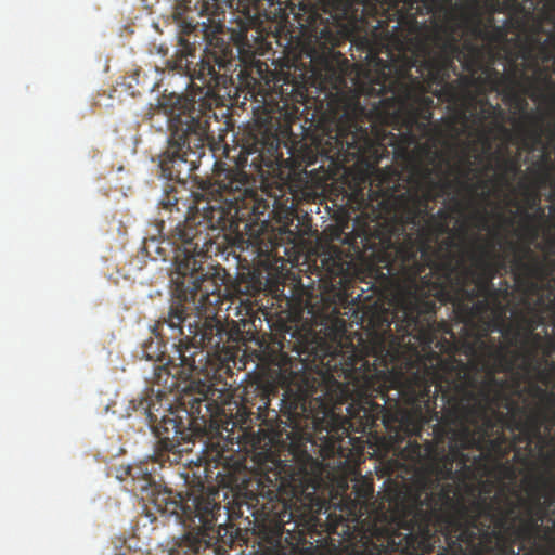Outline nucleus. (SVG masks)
Here are the masks:
<instances>
[{
    "instance_id": "2",
    "label": "nucleus",
    "mask_w": 555,
    "mask_h": 555,
    "mask_svg": "<svg viewBox=\"0 0 555 555\" xmlns=\"http://www.w3.org/2000/svg\"><path fill=\"white\" fill-rule=\"evenodd\" d=\"M480 344L485 361L469 358L463 362L455 359L453 351L443 363V376L420 372L409 378L400 375L385 379L375 390V398L396 409L391 412L382 408L383 424L395 443L421 436L424 426L435 421L437 439H448L450 450L449 455L416 474L415 480L395 495L397 526L406 520L416 495L437 492L456 479L454 460H459L461 469L470 470L464 450H487L502 460L515 449V441L504 434L509 411H499L501 405L506 408L513 385L507 378L496 377V373L515 374L517 352L511 356L507 348Z\"/></svg>"
},
{
    "instance_id": "6",
    "label": "nucleus",
    "mask_w": 555,
    "mask_h": 555,
    "mask_svg": "<svg viewBox=\"0 0 555 555\" xmlns=\"http://www.w3.org/2000/svg\"><path fill=\"white\" fill-rule=\"evenodd\" d=\"M180 56L173 68L186 69L192 80L203 83L204 96L186 99L180 112L170 119V138L168 149L160 160L162 175L168 180L182 181L196 169L197 163L205 154V142L208 139L210 121L216 119L210 98L219 88H227L232 82L235 57L233 47L223 40L211 43L191 72L195 48L185 39L179 40Z\"/></svg>"
},
{
    "instance_id": "15",
    "label": "nucleus",
    "mask_w": 555,
    "mask_h": 555,
    "mask_svg": "<svg viewBox=\"0 0 555 555\" xmlns=\"http://www.w3.org/2000/svg\"><path fill=\"white\" fill-rule=\"evenodd\" d=\"M527 393L534 400L529 406L519 405L511 396L506 409L509 411L508 430L513 434L512 441L525 442L530 447L534 440H542V428L547 430L555 425V393L538 384H530Z\"/></svg>"
},
{
    "instance_id": "11",
    "label": "nucleus",
    "mask_w": 555,
    "mask_h": 555,
    "mask_svg": "<svg viewBox=\"0 0 555 555\" xmlns=\"http://www.w3.org/2000/svg\"><path fill=\"white\" fill-rule=\"evenodd\" d=\"M222 328L215 321L206 322L202 327L189 326V335L173 343V352L166 363L154 367L151 383L157 386V395L164 397L175 390H185L186 382L193 375L206 370L209 352L204 348L218 351L222 345Z\"/></svg>"
},
{
    "instance_id": "43",
    "label": "nucleus",
    "mask_w": 555,
    "mask_h": 555,
    "mask_svg": "<svg viewBox=\"0 0 555 555\" xmlns=\"http://www.w3.org/2000/svg\"><path fill=\"white\" fill-rule=\"evenodd\" d=\"M140 75H141V74H140V70H137V72L134 73V79H135L137 83H140Z\"/></svg>"
},
{
    "instance_id": "17",
    "label": "nucleus",
    "mask_w": 555,
    "mask_h": 555,
    "mask_svg": "<svg viewBox=\"0 0 555 555\" xmlns=\"http://www.w3.org/2000/svg\"><path fill=\"white\" fill-rule=\"evenodd\" d=\"M515 72L513 75H501L502 79L498 80V87L504 86L503 100L511 105L515 112L520 114L518 119L514 120V126L521 137V145L528 152H533L542 142V124L543 118L538 113L528 112V102L525 96L517 90V80Z\"/></svg>"
},
{
    "instance_id": "10",
    "label": "nucleus",
    "mask_w": 555,
    "mask_h": 555,
    "mask_svg": "<svg viewBox=\"0 0 555 555\" xmlns=\"http://www.w3.org/2000/svg\"><path fill=\"white\" fill-rule=\"evenodd\" d=\"M165 463L169 461L156 459L155 449L152 456L128 466L126 475L132 479V491L140 492L158 512L175 515L185 528L196 534L210 537L221 508L217 501L219 491L214 489L209 492H192L183 496L166 487L163 488L156 482L155 475Z\"/></svg>"
},
{
    "instance_id": "41",
    "label": "nucleus",
    "mask_w": 555,
    "mask_h": 555,
    "mask_svg": "<svg viewBox=\"0 0 555 555\" xmlns=\"http://www.w3.org/2000/svg\"><path fill=\"white\" fill-rule=\"evenodd\" d=\"M542 88L540 86H535V90L534 92L530 95L531 98L535 99L537 98V93L539 94H542Z\"/></svg>"
},
{
    "instance_id": "12",
    "label": "nucleus",
    "mask_w": 555,
    "mask_h": 555,
    "mask_svg": "<svg viewBox=\"0 0 555 555\" xmlns=\"http://www.w3.org/2000/svg\"><path fill=\"white\" fill-rule=\"evenodd\" d=\"M554 309L555 307L542 306L541 300L538 305L526 302V306L513 312L514 320L507 322L508 306L506 304L500 318L495 314L481 328H478L477 333H473V337L463 338L461 343L463 352L474 360L485 361L480 343L486 346L504 347L507 348L511 356L517 352L516 364L520 360V350L526 345L534 343L535 347L539 346L541 335L535 331L544 324L545 311Z\"/></svg>"
},
{
    "instance_id": "45",
    "label": "nucleus",
    "mask_w": 555,
    "mask_h": 555,
    "mask_svg": "<svg viewBox=\"0 0 555 555\" xmlns=\"http://www.w3.org/2000/svg\"><path fill=\"white\" fill-rule=\"evenodd\" d=\"M350 515L354 516L357 519L362 516V513L360 515H357L354 512L350 511Z\"/></svg>"
},
{
    "instance_id": "40",
    "label": "nucleus",
    "mask_w": 555,
    "mask_h": 555,
    "mask_svg": "<svg viewBox=\"0 0 555 555\" xmlns=\"http://www.w3.org/2000/svg\"><path fill=\"white\" fill-rule=\"evenodd\" d=\"M476 216L483 227L487 225L488 220L485 214L478 212Z\"/></svg>"
},
{
    "instance_id": "30",
    "label": "nucleus",
    "mask_w": 555,
    "mask_h": 555,
    "mask_svg": "<svg viewBox=\"0 0 555 555\" xmlns=\"http://www.w3.org/2000/svg\"><path fill=\"white\" fill-rule=\"evenodd\" d=\"M228 0H183L186 11L195 10L199 16L216 17L220 14L221 5Z\"/></svg>"
},
{
    "instance_id": "4",
    "label": "nucleus",
    "mask_w": 555,
    "mask_h": 555,
    "mask_svg": "<svg viewBox=\"0 0 555 555\" xmlns=\"http://www.w3.org/2000/svg\"><path fill=\"white\" fill-rule=\"evenodd\" d=\"M246 184L249 185L245 176L235 179L229 171L219 172L207 193L230 190L233 196L228 199V205L222 206L216 199L215 204H202L195 197L196 212L175 228L173 237L180 247L171 276L172 300L165 322L178 334L183 333L185 322L188 327H202L206 322L215 321L222 328V339L227 335L223 324L215 317L216 308L222 304V291L227 292L224 270L206 260L220 231L233 230L240 221L258 220L264 215L266 205L253 196Z\"/></svg>"
},
{
    "instance_id": "28",
    "label": "nucleus",
    "mask_w": 555,
    "mask_h": 555,
    "mask_svg": "<svg viewBox=\"0 0 555 555\" xmlns=\"http://www.w3.org/2000/svg\"><path fill=\"white\" fill-rule=\"evenodd\" d=\"M555 166L548 153H543L541 158L529 168L530 175L539 185H547L553 176Z\"/></svg>"
},
{
    "instance_id": "24",
    "label": "nucleus",
    "mask_w": 555,
    "mask_h": 555,
    "mask_svg": "<svg viewBox=\"0 0 555 555\" xmlns=\"http://www.w3.org/2000/svg\"><path fill=\"white\" fill-rule=\"evenodd\" d=\"M475 25L473 34L487 42L490 46H500L506 41L507 30L504 26H496L493 24V18H490L487 25H483L477 12L474 13Z\"/></svg>"
},
{
    "instance_id": "39",
    "label": "nucleus",
    "mask_w": 555,
    "mask_h": 555,
    "mask_svg": "<svg viewBox=\"0 0 555 555\" xmlns=\"http://www.w3.org/2000/svg\"><path fill=\"white\" fill-rule=\"evenodd\" d=\"M169 555H193V553H191L190 551H185V550H175V551H171Z\"/></svg>"
},
{
    "instance_id": "1",
    "label": "nucleus",
    "mask_w": 555,
    "mask_h": 555,
    "mask_svg": "<svg viewBox=\"0 0 555 555\" xmlns=\"http://www.w3.org/2000/svg\"><path fill=\"white\" fill-rule=\"evenodd\" d=\"M436 0H392L387 20H378L371 37L363 39L367 51L364 81L359 91L379 98L378 106L395 119L402 120L406 133L402 142L391 134L388 144L398 150L402 143L418 144L412 132L428 131L434 100L426 93L436 86L435 95L447 102L463 126L494 128L508 133L504 126L506 113L486 96L498 89L499 70L483 62V48L460 44L449 23L420 22L418 15H431Z\"/></svg>"
},
{
    "instance_id": "35",
    "label": "nucleus",
    "mask_w": 555,
    "mask_h": 555,
    "mask_svg": "<svg viewBox=\"0 0 555 555\" xmlns=\"http://www.w3.org/2000/svg\"><path fill=\"white\" fill-rule=\"evenodd\" d=\"M537 81L546 88H551L554 86L553 79L546 68H538Z\"/></svg>"
},
{
    "instance_id": "36",
    "label": "nucleus",
    "mask_w": 555,
    "mask_h": 555,
    "mask_svg": "<svg viewBox=\"0 0 555 555\" xmlns=\"http://www.w3.org/2000/svg\"><path fill=\"white\" fill-rule=\"evenodd\" d=\"M373 489L372 488H363L361 490H357V494L359 498L369 499V496L372 494Z\"/></svg>"
},
{
    "instance_id": "25",
    "label": "nucleus",
    "mask_w": 555,
    "mask_h": 555,
    "mask_svg": "<svg viewBox=\"0 0 555 555\" xmlns=\"http://www.w3.org/2000/svg\"><path fill=\"white\" fill-rule=\"evenodd\" d=\"M526 373H533L545 387L555 388V360L540 358V360L522 363Z\"/></svg>"
},
{
    "instance_id": "19",
    "label": "nucleus",
    "mask_w": 555,
    "mask_h": 555,
    "mask_svg": "<svg viewBox=\"0 0 555 555\" xmlns=\"http://www.w3.org/2000/svg\"><path fill=\"white\" fill-rule=\"evenodd\" d=\"M321 351L322 353H317L320 364L328 373L336 374L338 377L351 378L358 370L369 364L353 345L348 352H343L337 348L333 351L330 348Z\"/></svg>"
},
{
    "instance_id": "29",
    "label": "nucleus",
    "mask_w": 555,
    "mask_h": 555,
    "mask_svg": "<svg viewBox=\"0 0 555 555\" xmlns=\"http://www.w3.org/2000/svg\"><path fill=\"white\" fill-rule=\"evenodd\" d=\"M312 36L315 39V44L322 50L323 54H330L340 42L338 33L328 25L313 29Z\"/></svg>"
},
{
    "instance_id": "5",
    "label": "nucleus",
    "mask_w": 555,
    "mask_h": 555,
    "mask_svg": "<svg viewBox=\"0 0 555 555\" xmlns=\"http://www.w3.org/2000/svg\"><path fill=\"white\" fill-rule=\"evenodd\" d=\"M506 237L494 230L487 240L477 238L468 253L473 267L466 264L464 255L456 251L457 243L452 236L444 242L443 260L424 274L427 293L438 304H452L453 312L463 323L464 338L473 337L490 318L503 314V307L511 296L507 281L495 288L493 280L501 270L507 269V255L498 248L511 251Z\"/></svg>"
},
{
    "instance_id": "20",
    "label": "nucleus",
    "mask_w": 555,
    "mask_h": 555,
    "mask_svg": "<svg viewBox=\"0 0 555 555\" xmlns=\"http://www.w3.org/2000/svg\"><path fill=\"white\" fill-rule=\"evenodd\" d=\"M345 116L348 119L347 127L337 126V132L334 137H331V139L335 140L338 151L346 145V149L353 156L361 157L365 153V150L371 146L372 140L365 127L349 117L348 112L345 113Z\"/></svg>"
},
{
    "instance_id": "37",
    "label": "nucleus",
    "mask_w": 555,
    "mask_h": 555,
    "mask_svg": "<svg viewBox=\"0 0 555 555\" xmlns=\"http://www.w3.org/2000/svg\"><path fill=\"white\" fill-rule=\"evenodd\" d=\"M547 185L552 186V192L550 193L547 199L550 202H555V178L552 176L551 181L547 183Z\"/></svg>"
},
{
    "instance_id": "27",
    "label": "nucleus",
    "mask_w": 555,
    "mask_h": 555,
    "mask_svg": "<svg viewBox=\"0 0 555 555\" xmlns=\"http://www.w3.org/2000/svg\"><path fill=\"white\" fill-rule=\"evenodd\" d=\"M314 314L322 325L331 327L338 334L346 332V321L340 317V309L335 302H324L323 309Z\"/></svg>"
},
{
    "instance_id": "18",
    "label": "nucleus",
    "mask_w": 555,
    "mask_h": 555,
    "mask_svg": "<svg viewBox=\"0 0 555 555\" xmlns=\"http://www.w3.org/2000/svg\"><path fill=\"white\" fill-rule=\"evenodd\" d=\"M255 521L263 534L271 542H279L284 532L285 525L292 522L294 514L285 501H269L261 508L253 513Z\"/></svg>"
},
{
    "instance_id": "22",
    "label": "nucleus",
    "mask_w": 555,
    "mask_h": 555,
    "mask_svg": "<svg viewBox=\"0 0 555 555\" xmlns=\"http://www.w3.org/2000/svg\"><path fill=\"white\" fill-rule=\"evenodd\" d=\"M167 317H168V313L166 315L162 317L155 323V325L153 327V333L157 337H160V339L157 340L156 343L153 340L144 343L143 347H142V358H145L147 360L160 361V362H163L166 359L165 351L163 350V348L165 347V345H163V338L165 337V334L163 333L164 325H166L168 327V330L171 332L170 337L172 339L179 340L180 337L184 338L188 335L184 332L182 334H178L177 331L173 332L168 326V324L165 322V318H167Z\"/></svg>"
},
{
    "instance_id": "44",
    "label": "nucleus",
    "mask_w": 555,
    "mask_h": 555,
    "mask_svg": "<svg viewBox=\"0 0 555 555\" xmlns=\"http://www.w3.org/2000/svg\"><path fill=\"white\" fill-rule=\"evenodd\" d=\"M525 218H526L527 220H529V221H532L533 216H532V215H530V214H526V215H525Z\"/></svg>"
},
{
    "instance_id": "32",
    "label": "nucleus",
    "mask_w": 555,
    "mask_h": 555,
    "mask_svg": "<svg viewBox=\"0 0 555 555\" xmlns=\"http://www.w3.org/2000/svg\"><path fill=\"white\" fill-rule=\"evenodd\" d=\"M434 426H436V424ZM435 427H433V429ZM433 435H434L433 441H426L425 449H423V447L416 440H413V441L409 440L406 447L403 449V452L406 453V457H409L410 460H413V461H420L424 456V453H431L434 451V448H435L434 441L438 443V442H443L446 440V439H443V440L437 439L434 430H433Z\"/></svg>"
},
{
    "instance_id": "46",
    "label": "nucleus",
    "mask_w": 555,
    "mask_h": 555,
    "mask_svg": "<svg viewBox=\"0 0 555 555\" xmlns=\"http://www.w3.org/2000/svg\"><path fill=\"white\" fill-rule=\"evenodd\" d=\"M551 101H552V103H555V94H553V95L551 96Z\"/></svg>"
},
{
    "instance_id": "50",
    "label": "nucleus",
    "mask_w": 555,
    "mask_h": 555,
    "mask_svg": "<svg viewBox=\"0 0 555 555\" xmlns=\"http://www.w3.org/2000/svg\"><path fill=\"white\" fill-rule=\"evenodd\" d=\"M554 526H555V521H554Z\"/></svg>"
},
{
    "instance_id": "38",
    "label": "nucleus",
    "mask_w": 555,
    "mask_h": 555,
    "mask_svg": "<svg viewBox=\"0 0 555 555\" xmlns=\"http://www.w3.org/2000/svg\"><path fill=\"white\" fill-rule=\"evenodd\" d=\"M452 201H453V204H454V209H453V210H454V211H460V210H462V208H463V203H462V202H461L456 196H454V197L452 198Z\"/></svg>"
},
{
    "instance_id": "31",
    "label": "nucleus",
    "mask_w": 555,
    "mask_h": 555,
    "mask_svg": "<svg viewBox=\"0 0 555 555\" xmlns=\"http://www.w3.org/2000/svg\"><path fill=\"white\" fill-rule=\"evenodd\" d=\"M496 166L500 171V173L498 175V180L503 183H508L509 176L514 177L520 172V165L518 163V159L514 157H498Z\"/></svg>"
},
{
    "instance_id": "13",
    "label": "nucleus",
    "mask_w": 555,
    "mask_h": 555,
    "mask_svg": "<svg viewBox=\"0 0 555 555\" xmlns=\"http://www.w3.org/2000/svg\"><path fill=\"white\" fill-rule=\"evenodd\" d=\"M191 408L170 405L162 415L155 413L152 404L147 399L141 398L134 410H141L146 415L147 423L154 435L158 439L156 443V459L160 461L168 460L169 464H178L181 461L182 453L189 451L184 448V443H190L196 436L205 433V421L203 416H196V421H192L193 413L201 414L197 410L199 402L193 401Z\"/></svg>"
},
{
    "instance_id": "8",
    "label": "nucleus",
    "mask_w": 555,
    "mask_h": 555,
    "mask_svg": "<svg viewBox=\"0 0 555 555\" xmlns=\"http://www.w3.org/2000/svg\"><path fill=\"white\" fill-rule=\"evenodd\" d=\"M472 171V163L467 159L465 168L459 170V178L453 181H437L429 164L416 163L412 166L414 190L408 192L405 222L415 232L408 233L396 250L397 259L409 270L410 275H424L426 271L439 266L443 260L444 242L449 236L455 238L449 227L450 211L446 208H440L436 214L431 211L430 203L437 198V191L456 185L475 195L479 189L488 186L487 180L469 182L468 176Z\"/></svg>"
},
{
    "instance_id": "34",
    "label": "nucleus",
    "mask_w": 555,
    "mask_h": 555,
    "mask_svg": "<svg viewBox=\"0 0 555 555\" xmlns=\"http://www.w3.org/2000/svg\"><path fill=\"white\" fill-rule=\"evenodd\" d=\"M546 185H539L535 180L532 179L530 185H525V198L529 208H538L540 211V216L544 215V210L540 207V193L539 190L541 188H545Z\"/></svg>"
},
{
    "instance_id": "48",
    "label": "nucleus",
    "mask_w": 555,
    "mask_h": 555,
    "mask_svg": "<svg viewBox=\"0 0 555 555\" xmlns=\"http://www.w3.org/2000/svg\"><path fill=\"white\" fill-rule=\"evenodd\" d=\"M532 236L535 237L537 236V231L535 230H532Z\"/></svg>"
},
{
    "instance_id": "14",
    "label": "nucleus",
    "mask_w": 555,
    "mask_h": 555,
    "mask_svg": "<svg viewBox=\"0 0 555 555\" xmlns=\"http://www.w3.org/2000/svg\"><path fill=\"white\" fill-rule=\"evenodd\" d=\"M279 154V139L270 134L268 132L261 133L260 135L250 137L247 142L243 145L238 162L236 166L230 167L225 166V164L216 163L215 169L211 178L206 181H203L201 184V194H197L195 197H198L202 204H215L216 201H220L222 206L228 205V199L232 198V194L230 190H220V193L209 195L208 188L216 182L217 175L221 171H229L231 178L241 179L242 176L246 177L248 181L249 189L253 191V196L257 198L261 204L266 205V211L269 208L267 201L260 197L256 183L257 180L247 175L242 167H244L248 163V157L253 156L250 160V166L260 170L262 166L271 167L274 163V159L278 158Z\"/></svg>"
},
{
    "instance_id": "42",
    "label": "nucleus",
    "mask_w": 555,
    "mask_h": 555,
    "mask_svg": "<svg viewBox=\"0 0 555 555\" xmlns=\"http://www.w3.org/2000/svg\"><path fill=\"white\" fill-rule=\"evenodd\" d=\"M353 106H354V111H358V109L361 112L363 111V108L360 106V103L358 101H354Z\"/></svg>"
},
{
    "instance_id": "23",
    "label": "nucleus",
    "mask_w": 555,
    "mask_h": 555,
    "mask_svg": "<svg viewBox=\"0 0 555 555\" xmlns=\"http://www.w3.org/2000/svg\"><path fill=\"white\" fill-rule=\"evenodd\" d=\"M193 401L199 402L198 410L201 411V414H198V416H203V421H205V429L208 425L217 423L218 418L224 413L223 406L216 400L209 399L206 395L199 397H185L180 403L181 406L191 408L194 405ZM192 416V421L197 420V413H193Z\"/></svg>"
},
{
    "instance_id": "33",
    "label": "nucleus",
    "mask_w": 555,
    "mask_h": 555,
    "mask_svg": "<svg viewBox=\"0 0 555 555\" xmlns=\"http://www.w3.org/2000/svg\"><path fill=\"white\" fill-rule=\"evenodd\" d=\"M353 406L350 405L347 410L351 418H359L358 427L353 428L356 431H365L367 428L371 429L375 423V418L371 414L370 410L365 406H360L357 413H352Z\"/></svg>"
},
{
    "instance_id": "3",
    "label": "nucleus",
    "mask_w": 555,
    "mask_h": 555,
    "mask_svg": "<svg viewBox=\"0 0 555 555\" xmlns=\"http://www.w3.org/2000/svg\"><path fill=\"white\" fill-rule=\"evenodd\" d=\"M531 493L526 515L519 516L518 505L511 500L498 507L486 499L469 504L456 501L453 485L437 492H424L414 498L406 520L398 525L406 533L385 529L375 535L376 541L367 539L363 543L360 555L405 553L416 542L430 552L438 531L446 546L437 555H519L514 550L515 543L533 540L548 513L542 495Z\"/></svg>"
},
{
    "instance_id": "49",
    "label": "nucleus",
    "mask_w": 555,
    "mask_h": 555,
    "mask_svg": "<svg viewBox=\"0 0 555 555\" xmlns=\"http://www.w3.org/2000/svg\"><path fill=\"white\" fill-rule=\"evenodd\" d=\"M463 18L467 20V16H466V14L464 12H463Z\"/></svg>"
},
{
    "instance_id": "9",
    "label": "nucleus",
    "mask_w": 555,
    "mask_h": 555,
    "mask_svg": "<svg viewBox=\"0 0 555 555\" xmlns=\"http://www.w3.org/2000/svg\"><path fill=\"white\" fill-rule=\"evenodd\" d=\"M399 271L406 279V285L398 294L393 312L383 307H375L364 313L373 340L370 353L376 358L383 356L387 339L392 337L391 324L395 323L397 332L402 336L398 345L405 344V338L409 337L408 344H411V339L415 340L414 350L420 346L427 351L435 345L450 357L455 350V345L446 339L437 340V335L440 331L450 334L453 339L455 335L448 324L442 323L440 326L436 322L438 306L431 294L427 293L424 275H410L402 262L399 264Z\"/></svg>"
},
{
    "instance_id": "16",
    "label": "nucleus",
    "mask_w": 555,
    "mask_h": 555,
    "mask_svg": "<svg viewBox=\"0 0 555 555\" xmlns=\"http://www.w3.org/2000/svg\"><path fill=\"white\" fill-rule=\"evenodd\" d=\"M508 245L514 253L511 271L517 291L522 296V306H526V302L538 305L541 300L542 306L555 307V297L550 298L553 288L546 283L552 270L533 254L530 247L520 248L515 243H508Z\"/></svg>"
},
{
    "instance_id": "7",
    "label": "nucleus",
    "mask_w": 555,
    "mask_h": 555,
    "mask_svg": "<svg viewBox=\"0 0 555 555\" xmlns=\"http://www.w3.org/2000/svg\"><path fill=\"white\" fill-rule=\"evenodd\" d=\"M280 406V412L270 410L267 400L258 408L259 416L264 423L280 420V424L271 427V441L288 443L298 463V478L292 476V480L299 481L302 492L311 489L315 493L322 482L321 462L311 452L323 460L345 456L356 440L349 435L353 424L336 414L321 399H308L286 391Z\"/></svg>"
},
{
    "instance_id": "47",
    "label": "nucleus",
    "mask_w": 555,
    "mask_h": 555,
    "mask_svg": "<svg viewBox=\"0 0 555 555\" xmlns=\"http://www.w3.org/2000/svg\"><path fill=\"white\" fill-rule=\"evenodd\" d=\"M552 507V514L555 516V505H553Z\"/></svg>"
},
{
    "instance_id": "26",
    "label": "nucleus",
    "mask_w": 555,
    "mask_h": 555,
    "mask_svg": "<svg viewBox=\"0 0 555 555\" xmlns=\"http://www.w3.org/2000/svg\"><path fill=\"white\" fill-rule=\"evenodd\" d=\"M520 353L522 363L537 361L540 360V358L552 359L555 354V336H548L546 333L545 336H541L539 346L535 347L534 343H530V345H526V347L520 350Z\"/></svg>"
},
{
    "instance_id": "21",
    "label": "nucleus",
    "mask_w": 555,
    "mask_h": 555,
    "mask_svg": "<svg viewBox=\"0 0 555 555\" xmlns=\"http://www.w3.org/2000/svg\"><path fill=\"white\" fill-rule=\"evenodd\" d=\"M238 8L254 20L274 21L281 12L278 0H238Z\"/></svg>"
}]
</instances>
